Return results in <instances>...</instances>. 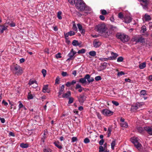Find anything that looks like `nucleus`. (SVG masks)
Returning <instances> with one entry per match:
<instances>
[{
  "label": "nucleus",
  "instance_id": "37",
  "mask_svg": "<svg viewBox=\"0 0 152 152\" xmlns=\"http://www.w3.org/2000/svg\"><path fill=\"white\" fill-rule=\"evenodd\" d=\"M74 23L73 25L72 29L74 31H77V28L75 22Z\"/></svg>",
  "mask_w": 152,
  "mask_h": 152
},
{
  "label": "nucleus",
  "instance_id": "61",
  "mask_svg": "<svg viewBox=\"0 0 152 152\" xmlns=\"http://www.w3.org/2000/svg\"><path fill=\"white\" fill-rule=\"evenodd\" d=\"M64 88V85H62V86L61 87L60 89H59V91H61L63 92Z\"/></svg>",
  "mask_w": 152,
  "mask_h": 152
},
{
  "label": "nucleus",
  "instance_id": "12",
  "mask_svg": "<svg viewBox=\"0 0 152 152\" xmlns=\"http://www.w3.org/2000/svg\"><path fill=\"white\" fill-rule=\"evenodd\" d=\"M149 3V0H143V8H147Z\"/></svg>",
  "mask_w": 152,
  "mask_h": 152
},
{
  "label": "nucleus",
  "instance_id": "1",
  "mask_svg": "<svg viewBox=\"0 0 152 152\" xmlns=\"http://www.w3.org/2000/svg\"><path fill=\"white\" fill-rule=\"evenodd\" d=\"M96 29L97 31L99 33L102 34L105 33L104 37H107L110 35V33L108 31H106L107 30V28L106 27L104 24H101L97 25Z\"/></svg>",
  "mask_w": 152,
  "mask_h": 152
},
{
  "label": "nucleus",
  "instance_id": "57",
  "mask_svg": "<svg viewBox=\"0 0 152 152\" xmlns=\"http://www.w3.org/2000/svg\"><path fill=\"white\" fill-rule=\"evenodd\" d=\"M61 53H58L56 55V57L57 58H60L61 57Z\"/></svg>",
  "mask_w": 152,
  "mask_h": 152
},
{
  "label": "nucleus",
  "instance_id": "15",
  "mask_svg": "<svg viewBox=\"0 0 152 152\" xmlns=\"http://www.w3.org/2000/svg\"><path fill=\"white\" fill-rule=\"evenodd\" d=\"M134 41L137 42H142V37H141L140 38H138L137 37H135L134 38Z\"/></svg>",
  "mask_w": 152,
  "mask_h": 152
},
{
  "label": "nucleus",
  "instance_id": "14",
  "mask_svg": "<svg viewBox=\"0 0 152 152\" xmlns=\"http://www.w3.org/2000/svg\"><path fill=\"white\" fill-rule=\"evenodd\" d=\"M106 63H104L102 64L101 66H100L99 68H98L99 71H101L102 70L105 69L106 67Z\"/></svg>",
  "mask_w": 152,
  "mask_h": 152
},
{
  "label": "nucleus",
  "instance_id": "62",
  "mask_svg": "<svg viewBox=\"0 0 152 152\" xmlns=\"http://www.w3.org/2000/svg\"><path fill=\"white\" fill-rule=\"evenodd\" d=\"M100 19L102 20H104L105 19V17L103 15H100L99 16Z\"/></svg>",
  "mask_w": 152,
  "mask_h": 152
},
{
  "label": "nucleus",
  "instance_id": "46",
  "mask_svg": "<svg viewBox=\"0 0 152 152\" xmlns=\"http://www.w3.org/2000/svg\"><path fill=\"white\" fill-rule=\"evenodd\" d=\"M42 72L43 75V77H45L46 75V70L45 69H43L42 70Z\"/></svg>",
  "mask_w": 152,
  "mask_h": 152
},
{
  "label": "nucleus",
  "instance_id": "52",
  "mask_svg": "<svg viewBox=\"0 0 152 152\" xmlns=\"http://www.w3.org/2000/svg\"><path fill=\"white\" fill-rule=\"evenodd\" d=\"M70 36H72L75 35V33L73 31H71L68 32Z\"/></svg>",
  "mask_w": 152,
  "mask_h": 152
},
{
  "label": "nucleus",
  "instance_id": "48",
  "mask_svg": "<svg viewBox=\"0 0 152 152\" xmlns=\"http://www.w3.org/2000/svg\"><path fill=\"white\" fill-rule=\"evenodd\" d=\"M77 26L79 31H80V30H82V29H83V27L82 25L80 24H77Z\"/></svg>",
  "mask_w": 152,
  "mask_h": 152
},
{
  "label": "nucleus",
  "instance_id": "44",
  "mask_svg": "<svg viewBox=\"0 0 152 152\" xmlns=\"http://www.w3.org/2000/svg\"><path fill=\"white\" fill-rule=\"evenodd\" d=\"M75 0H68L69 2L72 4H75L76 5V3L75 2Z\"/></svg>",
  "mask_w": 152,
  "mask_h": 152
},
{
  "label": "nucleus",
  "instance_id": "7",
  "mask_svg": "<svg viewBox=\"0 0 152 152\" xmlns=\"http://www.w3.org/2000/svg\"><path fill=\"white\" fill-rule=\"evenodd\" d=\"M86 98V97L84 94L80 95L78 97V99L80 103H83Z\"/></svg>",
  "mask_w": 152,
  "mask_h": 152
},
{
  "label": "nucleus",
  "instance_id": "35",
  "mask_svg": "<svg viewBox=\"0 0 152 152\" xmlns=\"http://www.w3.org/2000/svg\"><path fill=\"white\" fill-rule=\"evenodd\" d=\"M44 152H51L52 150L49 148H44L43 150Z\"/></svg>",
  "mask_w": 152,
  "mask_h": 152
},
{
  "label": "nucleus",
  "instance_id": "63",
  "mask_svg": "<svg viewBox=\"0 0 152 152\" xmlns=\"http://www.w3.org/2000/svg\"><path fill=\"white\" fill-rule=\"evenodd\" d=\"M44 52L45 53H46L48 54L49 53V49L48 48H45L44 50Z\"/></svg>",
  "mask_w": 152,
  "mask_h": 152
},
{
  "label": "nucleus",
  "instance_id": "26",
  "mask_svg": "<svg viewBox=\"0 0 152 152\" xmlns=\"http://www.w3.org/2000/svg\"><path fill=\"white\" fill-rule=\"evenodd\" d=\"M121 127L126 128H127L128 126L127 123L125 122L121 123Z\"/></svg>",
  "mask_w": 152,
  "mask_h": 152
},
{
  "label": "nucleus",
  "instance_id": "45",
  "mask_svg": "<svg viewBox=\"0 0 152 152\" xmlns=\"http://www.w3.org/2000/svg\"><path fill=\"white\" fill-rule=\"evenodd\" d=\"M101 13L103 15H106L107 14L106 11L105 10H101Z\"/></svg>",
  "mask_w": 152,
  "mask_h": 152
},
{
  "label": "nucleus",
  "instance_id": "39",
  "mask_svg": "<svg viewBox=\"0 0 152 152\" xmlns=\"http://www.w3.org/2000/svg\"><path fill=\"white\" fill-rule=\"evenodd\" d=\"M125 75V73L123 71H121L118 72L117 74V76L118 77H120L121 76L124 75Z\"/></svg>",
  "mask_w": 152,
  "mask_h": 152
},
{
  "label": "nucleus",
  "instance_id": "2",
  "mask_svg": "<svg viewBox=\"0 0 152 152\" xmlns=\"http://www.w3.org/2000/svg\"><path fill=\"white\" fill-rule=\"evenodd\" d=\"M130 141L134 145V146L139 150L141 149L142 145L140 143V140L135 137H133L130 139Z\"/></svg>",
  "mask_w": 152,
  "mask_h": 152
},
{
  "label": "nucleus",
  "instance_id": "29",
  "mask_svg": "<svg viewBox=\"0 0 152 152\" xmlns=\"http://www.w3.org/2000/svg\"><path fill=\"white\" fill-rule=\"evenodd\" d=\"M89 54L92 56H94L96 55V53L95 51H91L89 53Z\"/></svg>",
  "mask_w": 152,
  "mask_h": 152
},
{
  "label": "nucleus",
  "instance_id": "16",
  "mask_svg": "<svg viewBox=\"0 0 152 152\" xmlns=\"http://www.w3.org/2000/svg\"><path fill=\"white\" fill-rule=\"evenodd\" d=\"M132 19L130 17H125L124 18V22L126 23H129L131 21Z\"/></svg>",
  "mask_w": 152,
  "mask_h": 152
},
{
  "label": "nucleus",
  "instance_id": "10",
  "mask_svg": "<svg viewBox=\"0 0 152 152\" xmlns=\"http://www.w3.org/2000/svg\"><path fill=\"white\" fill-rule=\"evenodd\" d=\"M85 78H86L89 83L92 82L94 81V79L93 77H91L90 75L89 74H87L85 75Z\"/></svg>",
  "mask_w": 152,
  "mask_h": 152
},
{
  "label": "nucleus",
  "instance_id": "41",
  "mask_svg": "<svg viewBox=\"0 0 152 152\" xmlns=\"http://www.w3.org/2000/svg\"><path fill=\"white\" fill-rule=\"evenodd\" d=\"M74 99L72 97H69V101H68V104H70L72 103L73 102Z\"/></svg>",
  "mask_w": 152,
  "mask_h": 152
},
{
  "label": "nucleus",
  "instance_id": "6",
  "mask_svg": "<svg viewBox=\"0 0 152 152\" xmlns=\"http://www.w3.org/2000/svg\"><path fill=\"white\" fill-rule=\"evenodd\" d=\"M102 113L103 115L106 116H110L113 114V112L107 109L103 110Z\"/></svg>",
  "mask_w": 152,
  "mask_h": 152
},
{
  "label": "nucleus",
  "instance_id": "38",
  "mask_svg": "<svg viewBox=\"0 0 152 152\" xmlns=\"http://www.w3.org/2000/svg\"><path fill=\"white\" fill-rule=\"evenodd\" d=\"M118 17L121 19H122L124 18V15L121 12H120L118 14Z\"/></svg>",
  "mask_w": 152,
  "mask_h": 152
},
{
  "label": "nucleus",
  "instance_id": "60",
  "mask_svg": "<svg viewBox=\"0 0 152 152\" xmlns=\"http://www.w3.org/2000/svg\"><path fill=\"white\" fill-rule=\"evenodd\" d=\"M96 115L98 117V118L100 120H101L102 119V117L101 116V115L98 113H96Z\"/></svg>",
  "mask_w": 152,
  "mask_h": 152
},
{
  "label": "nucleus",
  "instance_id": "40",
  "mask_svg": "<svg viewBox=\"0 0 152 152\" xmlns=\"http://www.w3.org/2000/svg\"><path fill=\"white\" fill-rule=\"evenodd\" d=\"M61 12H58V14H57L58 18L59 19H60V20L62 19V17L61 16Z\"/></svg>",
  "mask_w": 152,
  "mask_h": 152
},
{
  "label": "nucleus",
  "instance_id": "24",
  "mask_svg": "<svg viewBox=\"0 0 152 152\" xmlns=\"http://www.w3.org/2000/svg\"><path fill=\"white\" fill-rule=\"evenodd\" d=\"M20 146L22 148H27L28 147L29 145L27 143H22Z\"/></svg>",
  "mask_w": 152,
  "mask_h": 152
},
{
  "label": "nucleus",
  "instance_id": "42",
  "mask_svg": "<svg viewBox=\"0 0 152 152\" xmlns=\"http://www.w3.org/2000/svg\"><path fill=\"white\" fill-rule=\"evenodd\" d=\"M60 78L59 77H57L55 80V84H59Z\"/></svg>",
  "mask_w": 152,
  "mask_h": 152
},
{
  "label": "nucleus",
  "instance_id": "56",
  "mask_svg": "<svg viewBox=\"0 0 152 152\" xmlns=\"http://www.w3.org/2000/svg\"><path fill=\"white\" fill-rule=\"evenodd\" d=\"M19 109H20L21 107H23V106L20 101H19Z\"/></svg>",
  "mask_w": 152,
  "mask_h": 152
},
{
  "label": "nucleus",
  "instance_id": "9",
  "mask_svg": "<svg viewBox=\"0 0 152 152\" xmlns=\"http://www.w3.org/2000/svg\"><path fill=\"white\" fill-rule=\"evenodd\" d=\"M101 43L99 41H97L96 40H95L93 42V45L94 47L96 48H97L99 47L101 45Z\"/></svg>",
  "mask_w": 152,
  "mask_h": 152
},
{
  "label": "nucleus",
  "instance_id": "3",
  "mask_svg": "<svg viewBox=\"0 0 152 152\" xmlns=\"http://www.w3.org/2000/svg\"><path fill=\"white\" fill-rule=\"evenodd\" d=\"M76 7L80 11L84 10L86 8V4L81 0H75Z\"/></svg>",
  "mask_w": 152,
  "mask_h": 152
},
{
  "label": "nucleus",
  "instance_id": "33",
  "mask_svg": "<svg viewBox=\"0 0 152 152\" xmlns=\"http://www.w3.org/2000/svg\"><path fill=\"white\" fill-rule=\"evenodd\" d=\"M86 50L84 49H82L81 50H79L77 52V53L78 54H80V53H84L86 52Z\"/></svg>",
  "mask_w": 152,
  "mask_h": 152
},
{
  "label": "nucleus",
  "instance_id": "43",
  "mask_svg": "<svg viewBox=\"0 0 152 152\" xmlns=\"http://www.w3.org/2000/svg\"><path fill=\"white\" fill-rule=\"evenodd\" d=\"M104 148L102 146H100L99 147V152H102L104 151Z\"/></svg>",
  "mask_w": 152,
  "mask_h": 152
},
{
  "label": "nucleus",
  "instance_id": "4",
  "mask_svg": "<svg viewBox=\"0 0 152 152\" xmlns=\"http://www.w3.org/2000/svg\"><path fill=\"white\" fill-rule=\"evenodd\" d=\"M12 71L14 74L18 75H21L23 73L22 68L17 64L14 66V68L12 69Z\"/></svg>",
  "mask_w": 152,
  "mask_h": 152
},
{
  "label": "nucleus",
  "instance_id": "50",
  "mask_svg": "<svg viewBox=\"0 0 152 152\" xmlns=\"http://www.w3.org/2000/svg\"><path fill=\"white\" fill-rule=\"evenodd\" d=\"M102 79L101 77L100 76H96L95 77V80L96 81H99V80H101Z\"/></svg>",
  "mask_w": 152,
  "mask_h": 152
},
{
  "label": "nucleus",
  "instance_id": "36",
  "mask_svg": "<svg viewBox=\"0 0 152 152\" xmlns=\"http://www.w3.org/2000/svg\"><path fill=\"white\" fill-rule=\"evenodd\" d=\"M124 59V58L122 56L119 57L117 58V61L118 62H122Z\"/></svg>",
  "mask_w": 152,
  "mask_h": 152
},
{
  "label": "nucleus",
  "instance_id": "32",
  "mask_svg": "<svg viewBox=\"0 0 152 152\" xmlns=\"http://www.w3.org/2000/svg\"><path fill=\"white\" fill-rule=\"evenodd\" d=\"M115 145V140H113L112 143H111V148L112 149H113Z\"/></svg>",
  "mask_w": 152,
  "mask_h": 152
},
{
  "label": "nucleus",
  "instance_id": "53",
  "mask_svg": "<svg viewBox=\"0 0 152 152\" xmlns=\"http://www.w3.org/2000/svg\"><path fill=\"white\" fill-rule=\"evenodd\" d=\"M33 98L32 95L30 94H28V99H32Z\"/></svg>",
  "mask_w": 152,
  "mask_h": 152
},
{
  "label": "nucleus",
  "instance_id": "31",
  "mask_svg": "<svg viewBox=\"0 0 152 152\" xmlns=\"http://www.w3.org/2000/svg\"><path fill=\"white\" fill-rule=\"evenodd\" d=\"M111 55L112 56L114 59H115L118 56V54L113 52L111 53Z\"/></svg>",
  "mask_w": 152,
  "mask_h": 152
},
{
  "label": "nucleus",
  "instance_id": "54",
  "mask_svg": "<svg viewBox=\"0 0 152 152\" xmlns=\"http://www.w3.org/2000/svg\"><path fill=\"white\" fill-rule=\"evenodd\" d=\"M61 75L64 77L68 76V75L67 74V73L66 72H62L61 73Z\"/></svg>",
  "mask_w": 152,
  "mask_h": 152
},
{
  "label": "nucleus",
  "instance_id": "18",
  "mask_svg": "<svg viewBox=\"0 0 152 152\" xmlns=\"http://www.w3.org/2000/svg\"><path fill=\"white\" fill-rule=\"evenodd\" d=\"M71 92L70 91L67 92L66 93L62 95V96L63 98H68L69 96L71 95Z\"/></svg>",
  "mask_w": 152,
  "mask_h": 152
},
{
  "label": "nucleus",
  "instance_id": "49",
  "mask_svg": "<svg viewBox=\"0 0 152 152\" xmlns=\"http://www.w3.org/2000/svg\"><path fill=\"white\" fill-rule=\"evenodd\" d=\"M45 142V140L41 139V141L40 144L41 145H42V147H43V145H44Z\"/></svg>",
  "mask_w": 152,
  "mask_h": 152
},
{
  "label": "nucleus",
  "instance_id": "22",
  "mask_svg": "<svg viewBox=\"0 0 152 152\" xmlns=\"http://www.w3.org/2000/svg\"><path fill=\"white\" fill-rule=\"evenodd\" d=\"M54 144L58 148L60 149L62 148V147L61 145L59 144V142H54Z\"/></svg>",
  "mask_w": 152,
  "mask_h": 152
},
{
  "label": "nucleus",
  "instance_id": "19",
  "mask_svg": "<svg viewBox=\"0 0 152 152\" xmlns=\"http://www.w3.org/2000/svg\"><path fill=\"white\" fill-rule=\"evenodd\" d=\"M72 45L74 46H79L81 44L79 43L78 41L75 40H74L72 43Z\"/></svg>",
  "mask_w": 152,
  "mask_h": 152
},
{
  "label": "nucleus",
  "instance_id": "28",
  "mask_svg": "<svg viewBox=\"0 0 152 152\" xmlns=\"http://www.w3.org/2000/svg\"><path fill=\"white\" fill-rule=\"evenodd\" d=\"M140 107V105L137 104L135 105L132 106V109L137 110L139 107Z\"/></svg>",
  "mask_w": 152,
  "mask_h": 152
},
{
  "label": "nucleus",
  "instance_id": "64",
  "mask_svg": "<svg viewBox=\"0 0 152 152\" xmlns=\"http://www.w3.org/2000/svg\"><path fill=\"white\" fill-rule=\"evenodd\" d=\"M0 120L1 121V122L2 123H4L5 122V119L4 118H1L0 117Z\"/></svg>",
  "mask_w": 152,
  "mask_h": 152
},
{
  "label": "nucleus",
  "instance_id": "51",
  "mask_svg": "<svg viewBox=\"0 0 152 152\" xmlns=\"http://www.w3.org/2000/svg\"><path fill=\"white\" fill-rule=\"evenodd\" d=\"M77 140V138L76 137H73L72 139V142H74Z\"/></svg>",
  "mask_w": 152,
  "mask_h": 152
},
{
  "label": "nucleus",
  "instance_id": "17",
  "mask_svg": "<svg viewBox=\"0 0 152 152\" xmlns=\"http://www.w3.org/2000/svg\"><path fill=\"white\" fill-rule=\"evenodd\" d=\"M7 26H0V33H2L4 31L7 29Z\"/></svg>",
  "mask_w": 152,
  "mask_h": 152
},
{
  "label": "nucleus",
  "instance_id": "8",
  "mask_svg": "<svg viewBox=\"0 0 152 152\" xmlns=\"http://www.w3.org/2000/svg\"><path fill=\"white\" fill-rule=\"evenodd\" d=\"M76 53V52H75L73 49H72L70 52L69 53L68 55V56L69 58L67 60V61L73 58L74 56Z\"/></svg>",
  "mask_w": 152,
  "mask_h": 152
},
{
  "label": "nucleus",
  "instance_id": "23",
  "mask_svg": "<svg viewBox=\"0 0 152 152\" xmlns=\"http://www.w3.org/2000/svg\"><path fill=\"white\" fill-rule=\"evenodd\" d=\"M144 18L145 21H148L151 20L150 16L147 14H145V15Z\"/></svg>",
  "mask_w": 152,
  "mask_h": 152
},
{
  "label": "nucleus",
  "instance_id": "11",
  "mask_svg": "<svg viewBox=\"0 0 152 152\" xmlns=\"http://www.w3.org/2000/svg\"><path fill=\"white\" fill-rule=\"evenodd\" d=\"M75 89H79L78 91L80 92H82L83 90L84 89V88L82 87L81 85L78 84H76Z\"/></svg>",
  "mask_w": 152,
  "mask_h": 152
},
{
  "label": "nucleus",
  "instance_id": "20",
  "mask_svg": "<svg viewBox=\"0 0 152 152\" xmlns=\"http://www.w3.org/2000/svg\"><path fill=\"white\" fill-rule=\"evenodd\" d=\"M34 83H35L36 84L34 86V87H37V82L35 80H30L28 83V84L30 85L33 84Z\"/></svg>",
  "mask_w": 152,
  "mask_h": 152
},
{
  "label": "nucleus",
  "instance_id": "25",
  "mask_svg": "<svg viewBox=\"0 0 152 152\" xmlns=\"http://www.w3.org/2000/svg\"><path fill=\"white\" fill-rule=\"evenodd\" d=\"M86 78H85V76L84 78H80L79 80V82L82 83H84L86 82Z\"/></svg>",
  "mask_w": 152,
  "mask_h": 152
},
{
  "label": "nucleus",
  "instance_id": "30",
  "mask_svg": "<svg viewBox=\"0 0 152 152\" xmlns=\"http://www.w3.org/2000/svg\"><path fill=\"white\" fill-rule=\"evenodd\" d=\"M137 131L140 133H142V128L140 126H137Z\"/></svg>",
  "mask_w": 152,
  "mask_h": 152
},
{
  "label": "nucleus",
  "instance_id": "5",
  "mask_svg": "<svg viewBox=\"0 0 152 152\" xmlns=\"http://www.w3.org/2000/svg\"><path fill=\"white\" fill-rule=\"evenodd\" d=\"M116 37L118 39H120L123 42H127L129 39V37L124 34H117Z\"/></svg>",
  "mask_w": 152,
  "mask_h": 152
},
{
  "label": "nucleus",
  "instance_id": "34",
  "mask_svg": "<svg viewBox=\"0 0 152 152\" xmlns=\"http://www.w3.org/2000/svg\"><path fill=\"white\" fill-rule=\"evenodd\" d=\"M112 132V129L110 128H109L107 130L108 135L107 137H109L110 136L111 134V132Z\"/></svg>",
  "mask_w": 152,
  "mask_h": 152
},
{
  "label": "nucleus",
  "instance_id": "59",
  "mask_svg": "<svg viewBox=\"0 0 152 152\" xmlns=\"http://www.w3.org/2000/svg\"><path fill=\"white\" fill-rule=\"evenodd\" d=\"M9 25L11 27H14L15 26V23L13 22H12L11 23H10L9 24Z\"/></svg>",
  "mask_w": 152,
  "mask_h": 152
},
{
  "label": "nucleus",
  "instance_id": "21",
  "mask_svg": "<svg viewBox=\"0 0 152 152\" xmlns=\"http://www.w3.org/2000/svg\"><path fill=\"white\" fill-rule=\"evenodd\" d=\"M48 85H44L43 86V88H42V91L44 93H45V92H48V93L49 92H48L47 91L48 90Z\"/></svg>",
  "mask_w": 152,
  "mask_h": 152
},
{
  "label": "nucleus",
  "instance_id": "55",
  "mask_svg": "<svg viewBox=\"0 0 152 152\" xmlns=\"http://www.w3.org/2000/svg\"><path fill=\"white\" fill-rule=\"evenodd\" d=\"M112 102L113 104L115 105V106H117L119 105V103L116 101H113Z\"/></svg>",
  "mask_w": 152,
  "mask_h": 152
},
{
  "label": "nucleus",
  "instance_id": "27",
  "mask_svg": "<svg viewBox=\"0 0 152 152\" xmlns=\"http://www.w3.org/2000/svg\"><path fill=\"white\" fill-rule=\"evenodd\" d=\"M146 31L145 26H143V36H147L148 35V34L147 33H145V32Z\"/></svg>",
  "mask_w": 152,
  "mask_h": 152
},
{
  "label": "nucleus",
  "instance_id": "13",
  "mask_svg": "<svg viewBox=\"0 0 152 152\" xmlns=\"http://www.w3.org/2000/svg\"><path fill=\"white\" fill-rule=\"evenodd\" d=\"M146 130L150 135H152V126L148 127L145 128Z\"/></svg>",
  "mask_w": 152,
  "mask_h": 152
},
{
  "label": "nucleus",
  "instance_id": "47",
  "mask_svg": "<svg viewBox=\"0 0 152 152\" xmlns=\"http://www.w3.org/2000/svg\"><path fill=\"white\" fill-rule=\"evenodd\" d=\"M84 141L85 143H87L89 142L90 141L88 138H86L84 139Z\"/></svg>",
  "mask_w": 152,
  "mask_h": 152
},
{
  "label": "nucleus",
  "instance_id": "58",
  "mask_svg": "<svg viewBox=\"0 0 152 152\" xmlns=\"http://www.w3.org/2000/svg\"><path fill=\"white\" fill-rule=\"evenodd\" d=\"M104 142V141L103 139H101L99 141V144L100 145H102L103 144Z\"/></svg>",
  "mask_w": 152,
  "mask_h": 152
}]
</instances>
